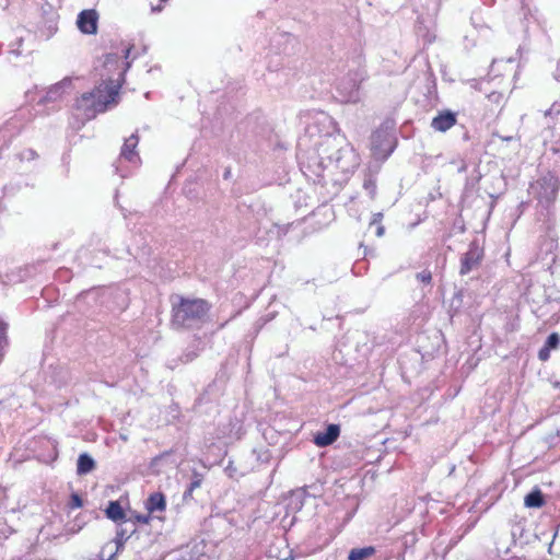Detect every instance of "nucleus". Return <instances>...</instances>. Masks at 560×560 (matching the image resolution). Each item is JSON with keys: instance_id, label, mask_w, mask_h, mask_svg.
<instances>
[{"instance_id": "nucleus-1", "label": "nucleus", "mask_w": 560, "mask_h": 560, "mask_svg": "<svg viewBox=\"0 0 560 560\" xmlns=\"http://www.w3.org/2000/svg\"><path fill=\"white\" fill-rule=\"evenodd\" d=\"M104 68L108 71L116 70V78L102 81L91 92L79 96L73 105L75 112L86 119L94 118L96 114L104 113L110 105L118 103L119 90L129 62L124 63L117 55L109 54L105 57Z\"/></svg>"}, {"instance_id": "nucleus-2", "label": "nucleus", "mask_w": 560, "mask_h": 560, "mask_svg": "<svg viewBox=\"0 0 560 560\" xmlns=\"http://www.w3.org/2000/svg\"><path fill=\"white\" fill-rule=\"evenodd\" d=\"M211 304L205 299H188L180 296L172 307V322L179 327H186L192 322L203 319Z\"/></svg>"}, {"instance_id": "nucleus-3", "label": "nucleus", "mask_w": 560, "mask_h": 560, "mask_svg": "<svg viewBox=\"0 0 560 560\" xmlns=\"http://www.w3.org/2000/svg\"><path fill=\"white\" fill-rule=\"evenodd\" d=\"M536 199L544 207L552 206L560 190V178L552 172H548L536 180Z\"/></svg>"}, {"instance_id": "nucleus-4", "label": "nucleus", "mask_w": 560, "mask_h": 560, "mask_svg": "<svg viewBox=\"0 0 560 560\" xmlns=\"http://www.w3.org/2000/svg\"><path fill=\"white\" fill-rule=\"evenodd\" d=\"M485 256L483 248L476 242L470 243L469 248L460 258L459 275L465 276L480 266Z\"/></svg>"}, {"instance_id": "nucleus-5", "label": "nucleus", "mask_w": 560, "mask_h": 560, "mask_svg": "<svg viewBox=\"0 0 560 560\" xmlns=\"http://www.w3.org/2000/svg\"><path fill=\"white\" fill-rule=\"evenodd\" d=\"M98 14L94 9L83 10L79 13L77 25L78 28L88 35H95L97 33Z\"/></svg>"}, {"instance_id": "nucleus-6", "label": "nucleus", "mask_w": 560, "mask_h": 560, "mask_svg": "<svg viewBox=\"0 0 560 560\" xmlns=\"http://www.w3.org/2000/svg\"><path fill=\"white\" fill-rule=\"evenodd\" d=\"M457 124V115L448 109L439 112L431 121V127L439 132H446Z\"/></svg>"}, {"instance_id": "nucleus-7", "label": "nucleus", "mask_w": 560, "mask_h": 560, "mask_svg": "<svg viewBox=\"0 0 560 560\" xmlns=\"http://www.w3.org/2000/svg\"><path fill=\"white\" fill-rule=\"evenodd\" d=\"M340 435L338 424H329L324 432H318L314 438V443L318 447H326L332 444Z\"/></svg>"}, {"instance_id": "nucleus-8", "label": "nucleus", "mask_w": 560, "mask_h": 560, "mask_svg": "<svg viewBox=\"0 0 560 560\" xmlns=\"http://www.w3.org/2000/svg\"><path fill=\"white\" fill-rule=\"evenodd\" d=\"M138 143H139L138 135L132 133L129 138H127L125 140V143L121 147L120 155L129 162L139 160L138 152L136 151Z\"/></svg>"}, {"instance_id": "nucleus-9", "label": "nucleus", "mask_w": 560, "mask_h": 560, "mask_svg": "<svg viewBox=\"0 0 560 560\" xmlns=\"http://www.w3.org/2000/svg\"><path fill=\"white\" fill-rule=\"evenodd\" d=\"M145 510L149 514H153L154 512H164L166 510V499L162 492H153L151 493L144 503Z\"/></svg>"}, {"instance_id": "nucleus-10", "label": "nucleus", "mask_w": 560, "mask_h": 560, "mask_svg": "<svg viewBox=\"0 0 560 560\" xmlns=\"http://www.w3.org/2000/svg\"><path fill=\"white\" fill-rule=\"evenodd\" d=\"M105 515L108 520L115 523H121L126 521V513L119 503V501H109L105 509Z\"/></svg>"}, {"instance_id": "nucleus-11", "label": "nucleus", "mask_w": 560, "mask_h": 560, "mask_svg": "<svg viewBox=\"0 0 560 560\" xmlns=\"http://www.w3.org/2000/svg\"><path fill=\"white\" fill-rule=\"evenodd\" d=\"M559 342L560 338L557 332L549 335L544 347L538 351V359L542 362L548 361L550 359L551 350L558 348Z\"/></svg>"}, {"instance_id": "nucleus-12", "label": "nucleus", "mask_w": 560, "mask_h": 560, "mask_svg": "<svg viewBox=\"0 0 560 560\" xmlns=\"http://www.w3.org/2000/svg\"><path fill=\"white\" fill-rule=\"evenodd\" d=\"M524 504L527 508H541L545 505L544 494L540 489H534L524 499Z\"/></svg>"}, {"instance_id": "nucleus-13", "label": "nucleus", "mask_w": 560, "mask_h": 560, "mask_svg": "<svg viewBox=\"0 0 560 560\" xmlns=\"http://www.w3.org/2000/svg\"><path fill=\"white\" fill-rule=\"evenodd\" d=\"M95 468V462L88 454H81L77 463L78 475H86Z\"/></svg>"}, {"instance_id": "nucleus-14", "label": "nucleus", "mask_w": 560, "mask_h": 560, "mask_svg": "<svg viewBox=\"0 0 560 560\" xmlns=\"http://www.w3.org/2000/svg\"><path fill=\"white\" fill-rule=\"evenodd\" d=\"M203 481V475L201 472H198L197 470H192L191 474V481L184 492V499H192L194 491L201 487Z\"/></svg>"}, {"instance_id": "nucleus-15", "label": "nucleus", "mask_w": 560, "mask_h": 560, "mask_svg": "<svg viewBox=\"0 0 560 560\" xmlns=\"http://www.w3.org/2000/svg\"><path fill=\"white\" fill-rule=\"evenodd\" d=\"M376 549L373 546L364 547V548H355L352 549L349 553V560H364L365 558L374 556Z\"/></svg>"}, {"instance_id": "nucleus-16", "label": "nucleus", "mask_w": 560, "mask_h": 560, "mask_svg": "<svg viewBox=\"0 0 560 560\" xmlns=\"http://www.w3.org/2000/svg\"><path fill=\"white\" fill-rule=\"evenodd\" d=\"M129 521L138 524L149 525L152 521L151 514L135 513L130 516Z\"/></svg>"}, {"instance_id": "nucleus-17", "label": "nucleus", "mask_w": 560, "mask_h": 560, "mask_svg": "<svg viewBox=\"0 0 560 560\" xmlns=\"http://www.w3.org/2000/svg\"><path fill=\"white\" fill-rule=\"evenodd\" d=\"M83 505V501L78 493H72L68 506L70 510L79 509Z\"/></svg>"}, {"instance_id": "nucleus-18", "label": "nucleus", "mask_w": 560, "mask_h": 560, "mask_svg": "<svg viewBox=\"0 0 560 560\" xmlns=\"http://www.w3.org/2000/svg\"><path fill=\"white\" fill-rule=\"evenodd\" d=\"M381 220H382V214H381V213H377V214L375 215V218L373 219V221H372V224L377 223V226H376V235H377L378 237L383 236V235H384V233H385V228H384V225H382V224H381Z\"/></svg>"}, {"instance_id": "nucleus-19", "label": "nucleus", "mask_w": 560, "mask_h": 560, "mask_svg": "<svg viewBox=\"0 0 560 560\" xmlns=\"http://www.w3.org/2000/svg\"><path fill=\"white\" fill-rule=\"evenodd\" d=\"M488 100L497 105H501L503 102V94L500 92H491L487 95Z\"/></svg>"}, {"instance_id": "nucleus-20", "label": "nucleus", "mask_w": 560, "mask_h": 560, "mask_svg": "<svg viewBox=\"0 0 560 560\" xmlns=\"http://www.w3.org/2000/svg\"><path fill=\"white\" fill-rule=\"evenodd\" d=\"M417 279L421 282L429 284L432 280V275L430 271H422L417 275Z\"/></svg>"}, {"instance_id": "nucleus-21", "label": "nucleus", "mask_w": 560, "mask_h": 560, "mask_svg": "<svg viewBox=\"0 0 560 560\" xmlns=\"http://www.w3.org/2000/svg\"><path fill=\"white\" fill-rule=\"evenodd\" d=\"M127 539H128V536H125L124 530L117 533V537H116L117 549H119Z\"/></svg>"}, {"instance_id": "nucleus-22", "label": "nucleus", "mask_w": 560, "mask_h": 560, "mask_svg": "<svg viewBox=\"0 0 560 560\" xmlns=\"http://www.w3.org/2000/svg\"><path fill=\"white\" fill-rule=\"evenodd\" d=\"M364 188H365V189L371 188V190H372V191H374V190H375V183H374L373 180H371V179H370V180H368V182H365V183H364Z\"/></svg>"}, {"instance_id": "nucleus-23", "label": "nucleus", "mask_w": 560, "mask_h": 560, "mask_svg": "<svg viewBox=\"0 0 560 560\" xmlns=\"http://www.w3.org/2000/svg\"><path fill=\"white\" fill-rule=\"evenodd\" d=\"M132 47H127L125 50V58L128 59L130 57Z\"/></svg>"}, {"instance_id": "nucleus-24", "label": "nucleus", "mask_w": 560, "mask_h": 560, "mask_svg": "<svg viewBox=\"0 0 560 560\" xmlns=\"http://www.w3.org/2000/svg\"><path fill=\"white\" fill-rule=\"evenodd\" d=\"M556 78L557 80H560V60L558 61Z\"/></svg>"}]
</instances>
